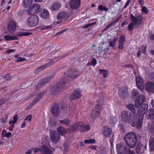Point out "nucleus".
<instances>
[{
	"instance_id": "f257e3e1",
	"label": "nucleus",
	"mask_w": 154,
	"mask_h": 154,
	"mask_svg": "<svg viewBox=\"0 0 154 154\" xmlns=\"http://www.w3.org/2000/svg\"><path fill=\"white\" fill-rule=\"evenodd\" d=\"M71 81L66 77L59 80L50 89V93L55 94L60 92L62 90L65 89L71 85Z\"/></svg>"
},
{
	"instance_id": "f03ea898",
	"label": "nucleus",
	"mask_w": 154,
	"mask_h": 154,
	"mask_svg": "<svg viewBox=\"0 0 154 154\" xmlns=\"http://www.w3.org/2000/svg\"><path fill=\"white\" fill-rule=\"evenodd\" d=\"M130 18L132 21L128 25V29L129 31H132L134 29V25L139 26L142 24L143 22V18L141 14H140L137 16V17L132 14H131Z\"/></svg>"
},
{
	"instance_id": "7ed1b4c3",
	"label": "nucleus",
	"mask_w": 154,
	"mask_h": 154,
	"mask_svg": "<svg viewBox=\"0 0 154 154\" xmlns=\"http://www.w3.org/2000/svg\"><path fill=\"white\" fill-rule=\"evenodd\" d=\"M125 141L127 146L131 148H134L138 140L136 134L131 132L126 134L124 137Z\"/></svg>"
},
{
	"instance_id": "20e7f679",
	"label": "nucleus",
	"mask_w": 154,
	"mask_h": 154,
	"mask_svg": "<svg viewBox=\"0 0 154 154\" xmlns=\"http://www.w3.org/2000/svg\"><path fill=\"white\" fill-rule=\"evenodd\" d=\"M143 120L138 119L136 114H133L128 124H130L133 127H136L137 129H140L142 127Z\"/></svg>"
},
{
	"instance_id": "39448f33",
	"label": "nucleus",
	"mask_w": 154,
	"mask_h": 154,
	"mask_svg": "<svg viewBox=\"0 0 154 154\" xmlns=\"http://www.w3.org/2000/svg\"><path fill=\"white\" fill-rule=\"evenodd\" d=\"M38 18L36 15L31 16L27 19V24L28 26L35 27L38 25Z\"/></svg>"
},
{
	"instance_id": "423d86ee",
	"label": "nucleus",
	"mask_w": 154,
	"mask_h": 154,
	"mask_svg": "<svg viewBox=\"0 0 154 154\" xmlns=\"http://www.w3.org/2000/svg\"><path fill=\"white\" fill-rule=\"evenodd\" d=\"M70 129L72 131L80 129L81 131H83L89 130L90 127L88 125L84 126L83 123L81 122L74 125L70 128Z\"/></svg>"
},
{
	"instance_id": "0eeeda50",
	"label": "nucleus",
	"mask_w": 154,
	"mask_h": 154,
	"mask_svg": "<svg viewBox=\"0 0 154 154\" xmlns=\"http://www.w3.org/2000/svg\"><path fill=\"white\" fill-rule=\"evenodd\" d=\"M40 7L38 4H33L32 7L28 9L27 11V14L29 15L35 14L40 11Z\"/></svg>"
},
{
	"instance_id": "6e6552de",
	"label": "nucleus",
	"mask_w": 154,
	"mask_h": 154,
	"mask_svg": "<svg viewBox=\"0 0 154 154\" xmlns=\"http://www.w3.org/2000/svg\"><path fill=\"white\" fill-rule=\"evenodd\" d=\"M132 115L128 111H123L121 114V117L122 121L125 123L128 124Z\"/></svg>"
},
{
	"instance_id": "1a4fd4ad",
	"label": "nucleus",
	"mask_w": 154,
	"mask_h": 154,
	"mask_svg": "<svg viewBox=\"0 0 154 154\" xmlns=\"http://www.w3.org/2000/svg\"><path fill=\"white\" fill-rule=\"evenodd\" d=\"M80 74V72L77 69L73 68H70L67 73V77L73 79L78 77Z\"/></svg>"
},
{
	"instance_id": "9d476101",
	"label": "nucleus",
	"mask_w": 154,
	"mask_h": 154,
	"mask_svg": "<svg viewBox=\"0 0 154 154\" xmlns=\"http://www.w3.org/2000/svg\"><path fill=\"white\" fill-rule=\"evenodd\" d=\"M128 88L124 86L118 88V93L119 96H128Z\"/></svg>"
},
{
	"instance_id": "9b49d317",
	"label": "nucleus",
	"mask_w": 154,
	"mask_h": 154,
	"mask_svg": "<svg viewBox=\"0 0 154 154\" xmlns=\"http://www.w3.org/2000/svg\"><path fill=\"white\" fill-rule=\"evenodd\" d=\"M116 147L118 154H126L128 147L125 145L119 143L117 145Z\"/></svg>"
},
{
	"instance_id": "f8f14e48",
	"label": "nucleus",
	"mask_w": 154,
	"mask_h": 154,
	"mask_svg": "<svg viewBox=\"0 0 154 154\" xmlns=\"http://www.w3.org/2000/svg\"><path fill=\"white\" fill-rule=\"evenodd\" d=\"M112 130L106 126H104L102 128V133L105 138H109L111 135Z\"/></svg>"
},
{
	"instance_id": "ddd939ff",
	"label": "nucleus",
	"mask_w": 154,
	"mask_h": 154,
	"mask_svg": "<svg viewBox=\"0 0 154 154\" xmlns=\"http://www.w3.org/2000/svg\"><path fill=\"white\" fill-rule=\"evenodd\" d=\"M17 24L16 22L13 20H11L8 23L7 29L8 31L10 32H14L16 30Z\"/></svg>"
},
{
	"instance_id": "4468645a",
	"label": "nucleus",
	"mask_w": 154,
	"mask_h": 154,
	"mask_svg": "<svg viewBox=\"0 0 154 154\" xmlns=\"http://www.w3.org/2000/svg\"><path fill=\"white\" fill-rule=\"evenodd\" d=\"M145 89L149 93H154V83L150 81L147 82L145 84Z\"/></svg>"
},
{
	"instance_id": "2eb2a0df",
	"label": "nucleus",
	"mask_w": 154,
	"mask_h": 154,
	"mask_svg": "<svg viewBox=\"0 0 154 154\" xmlns=\"http://www.w3.org/2000/svg\"><path fill=\"white\" fill-rule=\"evenodd\" d=\"M148 109V105L146 104H143L138 107L137 113L141 116L145 113Z\"/></svg>"
},
{
	"instance_id": "dca6fc26",
	"label": "nucleus",
	"mask_w": 154,
	"mask_h": 154,
	"mask_svg": "<svg viewBox=\"0 0 154 154\" xmlns=\"http://www.w3.org/2000/svg\"><path fill=\"white\" fill-rule=\"evenodd\" d=\"M136 84L137 87L141 91L143 90L144 82L142 78L137 76L136 78Z\"/></svg>"
},
{
	"instance_id": "f3484780",
	"label": "nucleus",
	"mask_w": 154,
	"mask_h": 154,
	"mask_svg": "<svg viewBox=\"0 0 154 154\" xmlns=\"http://www.w3.org/2000/svg\"><path fill=\"white\" fill-rule=\"evenodd\" d=\"M80 2V0H71L69 3L70 8L72 9H77L79 7Z\"/></svg>"
},
{
	"instance_id": "a211bd4d",
	"label": "nucleus",
	"mask_w": 154,
	"mask_h": 154,
	"mask_svg": "<svg viewBox=\"0 0 154 154\" xmlns=\"http://www.w3.org/2000/svg\"><path fill=\"white\" fill-rule=\"evenodd\" d=\"M145 100V97H137L136 98L134 103V105L136 107L138 108L142 105Z\"/></svg>"
},
{
	"instance_id": "6ab92c4d",
	"label": "nucleus",
	"mask_w": 154,
	"mask_h": 154,
	"mask_svg": "<svg viewBox=\"0 0 154 154\" xmlns=\"http://www.w3.org/2000/svg\"><path fill=\"white\" fill-rule=\"evenodd\" d=\"M57 17L58 20H66L68 19L69 16L66 12H62L58 14Z\"/></svg>"
},
{
	"instance_id": "aec40b11",
	"label": "nucleus",
	"mask_w": 154,
	"mask_h": 154,
	"mask_svg": "<svg viewBox=\"0 0 154 154\" xmlns=\"http://www.w3.org/2000/svg\"><path fill=\"white\" fill-rule=\"evenodd\" d=\"M60 139V135L57 134L52 132L50 134V139L53 143L58 142Z\"/></svg>"
},
{
	"instance_id": "412c9836",
	"label": "nucleus",
	"mask_w": 154,
	"mask_h": 154,
	"mask_svg": "<svg viewBox=\"0 0 154 154\" xmlns=\"http://www.w3.org/2000/svg\"><path fill=\"white\" fill-rule=\"evenodd\" d=\"M41 154H51V150L46 146H42L41 149Z\"/></svg>"
},
{
	"instance_id": "4be33fe9",
	"label": "nucleus",
	"mask_w": 154,
	"mask_h": 154,
	"mask_svg": "<svg viewBox=\"0 0 154 154\" xmlns=\"http://www.w3.org/2000/svg\"><path fill=\"white\" fill-rule=\"evenodd\" d=\"M51 112L54 116H57L60 113V109L57 105L56 104L53 106L51 110Z\"/></svg>"
},
{
	"instance_id": "5701e85b",
	"label": "nucleus",
	"mask_w": 154,
	"mask_h": 154,
	"mask_svg": "<svg viewBox=\"0 0 154 154\" xmlns=\"http://www.w3.org/2000/svg\"><path fill=\"white\" fill-rule=\"evenodd\" d=\"M147 118L150 119H154V109H149L147 112Z\"/></svg>"
},
{
	"instance_id": "b1692460",
	"label": "nucleus",
	"mask_w": 154,
	"mask_h": 154,
	"mask_svg": "<svg viewBox=\"0 0 154 154\" xmlns=\"http://www.w3.org/2000/svg\"><path fill=\"white\" fill-rule=\"evenodd\" d=\"M12 135V133L11 132H7V131L3 129H2L1 132V137H6L10 138Z\"/></svg>"
},
{
	"instance_id": "393cba45",
	"label": "nucleus",
	"mask_w": 154,
	"mask_h": 154,
	"mask_svg": "<svg viewBox=\"0 0 154 154\" xmlns=\"http://www.w3.org/2000/svg\"><path fill=\"white\" fill-rule=\"evenodd\" d=\"M60 5L59 3H54L51 5L50 9L53 11H56L60 8Z\"/></svg>"
},
{
	"instance_id": "a878e982",
	"label": "nucleus",
	"mask_w": 154,
	"mask_h": 154,
	"mask_svg": "<svg viewBox=\"0 0 154 154\" xmlns=\"http://www.w3.org/2000/svg\"><path fill=\"white\" fill-rule=\"evenodd\" d=\"M32 3V0H23L22 6L25 8L28 7Z\"/></svg>"
},
{
	"instance_id": "bb28decb",
	"label": "nucleus",
	"mask_w": 154,
	"mask_h": 154,
	"mask_svg": "<svg viewBox=\"0 0 154 154\" xmlns=\"http://www.w3.org/2000/svg\"><path fill=\"white\" fill-rule=\"evenodd\" d=\"M149 149L151 151L154 150V137H151L149 141Z\"/></svg>"
},
{
	"instance_id": "cd10ccee",
	"label": "nucleus",
	"mask_w": 154,
	"mask_h": 154,
	"mask_svg": "<svg viewBox=\"0 0 154 154\" xmlns=\"http://www.w3.org/2000/svg\"><path fill=\"white\" fill-rule=\"evenodd\" d=\"M49 15V11L46 9H44L41 13V17L43 18H46Z\"/></svg>"
},
{
	"instance_id": "c85d7f7f",
	"label": "nucleus",
	"mask_w": 154,
	"mask_h": 154,
	"mask_svg": "<svg viewBox=\"0 0 154 154\" xmlns=\"http://www.w3.org/2000/svg\"><path fill=\"white\" fill-rule=\"evenodd\" d=\"M100 100V102H98V104H97V114L99 115L100 113V112L102 110V107L103 102V100H100V98L98 100Z\"/></svg>"
},
{
	"instance_id": "c756f323",
	"label": "nucleus",
	"mask_w": 154,
	"mask_h": 154,
	"mask_svg": "<svg viewBox=\"0 0 154 154\" xmlns=\"http://www.w3.org/2000/svg\"><path fill=\"white\" fill-rule=\"evenodd\" d=\"M5 40H17L18 37L16 35L14 36H11L9 35H6L4 36Z\"/></svg>"
},
{
	"instance_id": "7c9ffc66",
	"label": "nucleus",
	"mask_w": 154,
	"mask_h": 154,
	"mask_svg": "<svg viewBox=\"0 0 154 154\" xmlns=\"http://www.w3.org/2000/svg\"><path fill=\"white\" fill-rule=\"evenodd\" d=\"M131 96H145L144 95H141L136 89H133L131 92Z\"/></svg>"
},
{
	"instance_id": "2f4dec72",
	"label": "nucleus",
	"mask_w": 154,
	"mask_h": 154,
	"mask_svg": "<svg viewBox=\"0 0 154 154\" xmlns=\"http://www.w3.org/2000/svg\"><path fill=\"white\" fill-rule=\"evenodd\" d=\"M54 75H55L54 74H53L48 77H47L46 78H42L41 79L42 80L45 85H46L48 82H49L51 80V79L54 77Z\"/></svg>"
},
{
	"instance_id": "473e14b6",
	"label": "nucleus",
	"mask_w": 154,
	"mask_h": 154,
	"mask_svg": "<svg viewBox=\"0 0 154 154\" xmlns=\"http://www.w3.org/2000/svg\"><path fill=\"white\" fill-rule=\"evenodd\" d=\"M126 107L129 110L132 112L133 114H136L135 109L133 104H130L127 105Z\"/></svg>"
},
{
	"instance_id": "72a5a7b5",
	"label": "nucleus",
	"mask_w": 154,
	"mask_h": 154,
	"mask_svg": "<svg viewBox=\"0 0 154 154\" xmlns=\"http://www.w3.org/2000/svg\"><path fill=\"white\" fill-rule=\"evenodd\" d=\"M31 33L26 32H19L16 33V36L17 37L18 36H28L32 34Z\"/></svg>"
},
{
	"instance_id": "f704fd0d",
	"label": "nucleus",
	"mask_w": 154,
	"mask_h": 154,
	"mask_svg": "<svg viewBox=\"0 0 154 154\" xmlns=\"http://www.w3.org/2000/svg\"><path fill=\"white\" fill-rule=\"evenodd\" d=\"M45 85L44 83L42 80L41 79V80L37 84L36 86L35 87V89L36 91H38L39 89L43 87Z\"/></svg>"
},
{
	"instance_id": "c9c22d12",
	"label": "nucleus",
	"mask_w": 154,
	"mask_h": 154,
	"mask_svg": "<svg viewBox=\"0 0 154 154\" xmlns=\"http://www.w3.org/2000/svg\"><path fill=\"white\" fill-rule=\"evenodd\" d=\"M57 131L61 135H64L66 133V130L63 128L60 127L57 129Z\"/></svg>"
},
{
	"instance_id": "e433bc0d",
	"label": "nucleus",
	"mask_w": 154,
	"mask_h": 154,
	"mask_svg": "<svg viewBox=\"0 0 154 154\" xmlns=\"http://www.w3.org/2000/svg\"><path fill=\"white\" fill-rule=\"evenodd\" d=\"M147 128L149 131L154 132V122L148 124Z\"/></svg>"
},
{
	"instance_id": "4c0bfd02",
	"label": "nucleus",
	"mask_w": 154,
	"mask_h": 154,
	"mask_svg": "<svg viewBox=\"0 0 154 154\" xmlns=\"http://www.w3.org/2000/svg\"><path fill=\"white\" fill-rule=\"evenodd\" d=\"M81 91L80 89L75 90L73 92L72 96H81Z\"/></svg>"
},
{
	"instance_id": "58836bf2",
	"label": "nucleus",
	"mask_w": 154,
	"mask_h": 154,
	"mask_svg": "<svg viewBox=\"0 0 154 154\" xmlns=\"http://www.w3.org/2000/svg\"><path fill=\"white\" fill-rule=\"evenodd\" d=\"M100 73L103 75L104 78H106L108 75V71L105 69H100L99 70Z\"/></svg>"
},
{
	"instance_id": "ea45409f",
	"label": "nucleus",
	"mask_w": 154,
	"mask_h": 154,
	"mask_svg": "<svg viewBox=\"0 0 154 154\" xmlns=\"http://www.w3.org/2000/svg\"><path fill=\"white\" fill-rule=\"evenodd\" d=\"M119 19L117 18L116 20H115L113 21L112 23H110V24H109L107 26H106L105 28L104 29V30H107L108 29H109V28L111 26H112V25H114L115 23H116L118 22L119 21Z\"/></svg>"
},
{
	"instance_id": "a19ab883",
	"label": "nucleus",
	"mask_w": 154,
	"mask_h": 154,
	"mask_svg": "<svg viewBox=\"0 0 154 154\" xmlns=\"http://www.w3.org/2000/svg\"><path fill=\"white\" fill-rule=\"evenodd\" d=\"M96 64V60L95 58L93 59L91 62H88L86 64L87 66H92L94 67Z\"/></svg>"
},
{
	"instance_id": "79ce46f5",
	"label": "nucleus",
	"mask_w": 154,
	"mask_h": 154,
	"mask_svg": "<svg viewBox=\"0 0 154 154\" xmlns=\"http://www.w3.org/2000/svg\"><path fill=\"white\" fill-rule=\"evenodd\" d=\"M44 66L45 65H43L36 69L34 71V73L35 74H37L43 69H45V67H44Z\"/></svg>"
},
{
	"instance_id": "37998d69",
	"label": "nucleus",
	"mask_w": 154,
	"mask_h": 154,
	"mask_svg": "<svg viewBox=\"0 0 154 154\" xmlns=\"http://www.w3.org/2000/svg\"><path fill=\"white\" fill-rule=\"evenodd\" d=\"M98 10L101 11H108V9L107 7L104 6L102 5H98Z\"/></svg>"
},
{
	"instance_id": "c03bdc74",
	"label": "nucleus",
	"mask_w": 154,
	"mask_h": 154,
	"mask_svg": "<svg viewBox=\"0 0 154 154\" xmlns=\"http://www.w3.org/2000/svg\"><path fill=\"white\" fill-rule=\"evenodd\" d=\"M118 40V38H115L112 41H111L109 43V46L112 47H114L116 44V42Z\"/></svg>"
},
{
	"instance_id": "a18cd8bd",
	"label": "nucleus",
	"mask_w": 154,
	"mask_h": 154,
	"mask_svg": "<svg viewBox=\"0 0 154 154\" xmlns=\"http://www.w3.org/2000/svg\"><path fill=\"white\" fill-rule=\"evenodd\" d=\"M18 119L17 116V115H15L13 117L12 120H10L9 122V124H12L13 125H14L17 122Z\"/></svg>"
},
{
	"instance_id": "49530a36",
	"label": "nucleus",
	"mask_w": 154,
	"mask_h": 154,
	"mask_svg": "<svg viewBox=\"0 0 154 154\" xmlns=\"http://www.w3.org/2000/svg\"><path fill=\"white\" fill-rule=\"evenodd\" d=\"M60 122L64 124L66 126H68L70 124V122L68 119H65L62 121H60Z\"/></svg>"
},
{
	"instance_id": "de8ad7c7",
	"label": "nucleus",
	"mask_w": 154,
	"mask_h": 154,
	"mask_svg": "<svg viewBox=\"0 0 154 154\" xmlns=\"http://www.w3.org/2000/svg\"><path fill=\"white\" fill-rule=\"evenodd\" d=\"M125 40L126 39L125 36L124 35H122L120 36L119 38V42L124 43L125 41Z\"/></svg>"
},
{
	"instance_id": "09e8293b",
	"label": "nucleus",
	"mask_w": 154,
	"mask_h": 154,
	"mask_svg": "<svg viewBox=\"0 0 154 154\" xmlns=\"http://www.w3.org/2000/svg\"><path fill=\"white\" fill-rule=\"evenodd\" d=\"M142 13L147 14L148 13V9L146 7L143 6L142 9Z\"/></svg>"
},
{
	"instance_id": "8fccbe9b",
	"label": "nucleus",
	"mask_w": 154,
	"mask_h": 154,
	"mask_svg": "<svg viewBox=\"0 0 154 154\" xmlns=\"http://www.w3.org/2000/svg\"><path fill=\"white\" fill-rule=\"evenodd\" d=\"M54 63V61L53 60H51L49 61L48 63L47 64L44 65H45L44 67H45V68H47L48 66H49L51 65H53Z\"/></svg>"
},
{
	"instance_id": "3c124183",
	"label": "nucleus",
	"mask_w": 154,
	"mask_h": 154,
	"mask_svg": "<svg viewBox=\"0 0 154 154\" xmlns=\"http://www.w3.org/2000/svg\"><path fill=\"white\" fill-rule=\"evenodd\" d=\"M32 118V115L31 114H30L27 116L24 119V120L30 122Z\"/></svg>"
},
{
	"instance_id": "603ef678",
	"label": "nucleus",
	"mask_w": 154,
	"mask_h": 154,
	"mask_svg": "<svg viewBox=\"0 0 154 154\" xmlns=\"http://www.w3.org/2000/svg\"><path fill=\"white\" fill-rule=\"evenodd\" d=\"M4 79L5 80H10L11 78V77L10 75V74H6L4 77Z\"/></svg>"
},
{
	"instance_id": "864d4df0",
	"label": "nucleus",
	"mask_w": 154,
	"mask_h": 154,
	"mask_svg": "<svg viewBox=\"0 0 154 154\" xmlns=\"http://www.w3.org/2000/svg\"><path fill=\"white\" fill-rule=\"evenodd\" d=\"M96 24V22H94L91 23H90L89 24H86L84 26H83V28H87L89 26H92V25H95Z\"/></svg>"
},
{
	"instance_id": "5fc2aeb1",
	"label": "nucleus",
	"mask_w": 154,
	"mask_h": 154,
	"mask_svg": "<svg viewBox=\"0 0 154 154\" xmlns=\"http://www.w3.org/2000/svg\"><path fill=\"white\" fill-rule=\"evenodd\" d=\"M147 47L144 45H142V51L143 53L146 54Z\"/></svg>"
},
{
	"instance_id": "6e6d98bb",
	"label": "nucleus",
	"mask_w": 154,
	"mask_h": 154,
	"mask_svg": "<svg viewBox=\"0 0 154 154\" xmlns=\"http://www.w3.org/2000/svg\"><path fill=\"white\" fill-rule=\"evenodd\" d=\"M42 97H36L33 101V103L35 104L36 102L39 101L42 99Z\"/></svg>"
},
{
	"instance_id": "4d7b16f0",
	"label": "nucleus",
	"mask_w": 154,
	"mask_h": 154,
	"mask_svg": "<svg viewBox=\"0 0 154 154\" xmlns=\"http://www.w3.org/2000/svg\"><path fill=\"white\" fill-rule=\"evenodd\" d=\"M26 60V59L25 58H23V57H20L17 59L16 61V62L18 63L21 61H23L25 60Z\"/></svg>"
},
{
	"instance_id": "13d9d810",
	"label": "nucleus",
	"mask_w": 154,
	"mask_h": 154,
	"mask_svg": "<svg viewBox=\"0 0 154 154\" xmlns=\"http://www.w3.org/2000/svg\"><path fill=\"white\" fill-rule=\"evenodd\" d=\"M124 43L119 42V48L121 49L122 50L124 48Z\"/></svg>"
},
{
	"instance_id": "bf43d9fd",
	"label": "nucleus",
	"mask_w": 154,
	"mask_h": 154,
	"mask_svg": "<svg viewBox=\"0 0 154 154\" xmlns=\"http://www.w3.org/2000/svg\"><path fill=\"white\" fill-rule=\"evenodd\" d=\"M8 117L7 116H5V117L2 118L1 119V122L3 123L5 122L7 119H8Z\"/></svg>"
},
{
	"instance_id": "052dcab7",
	"label": "nucleus",
	"mask_w": 154,
	"mask_h": 154,
	"mask_svg": "<svg viewBox=\"0 0 154 154\" xmlns=\"http://www.w3.org/2000/svg\"><path fill=\"white\" fill-rule=\"evenodd\" d=\"M131 0H128L125 4V5L123 8V9H125L129 5L130 3Z\"/></svg>"
},
{
	"instance_id": "680f3d73",
	"label": "nucleus",
	"mask_w": 154,
	"mask_h": 154,
	"mask_svg": "<svg viewBox=\"0 0 154 154\" xmlns=\"http://www.w3.org/2000/svg\"><path fill=\"white\" fill-rule=\"evenodd\" d=\"M47 92V90L45 89L44 91L39 94V95L38 96H42L45 95V94Z\"/></svg>"
},
{
	"instance_id": "e2e57ef3",
	"label": "nucleus",
	"mask_w": 154,
	"mask_h": 154,
	"mask_svg": "<svg viewBox=\"0 0 154 154\" xmlns=\"http://www.w3.org/2000/svg\"><path fill=\"white\" fill-rule=\"evenodd\" d=\"M128 154H135L133 151H131L130 149L128 148L127 150V153Z\"/></svg>"
},
{
	"instance_id": "0e129e2a",
	"label": "nucleus",
	"mask_w": 154,
	"mask_h": 154,
	"mask_svg": "<svg viewBox=\"0 0 154 154\" xmlns=\"http://www.w3.org/2000/svg\"><path fill=\"white\" fill-rule=\"evenodd\" d=\"M128 23V21L127 20H125L123 21L122 23L121 27H123L125 25H126Z\"/></svg>"
},
{
	"instance_id": "69168bd1",
	"label": "nucleus",
	"mask_w": 154,
	"mask_h": 154,
	"mask_svg": "<svg viewBox=\"0 0 154 154\" xmlns=\"http://www.w3.org/2000/svg\"><path fill=\"white\" fill-rule=\"evenodd\" d=\"M15 51V50L14 49H9L7 50L6 51V53L8 54H10L12 52H13Z\"/></svg>"
},
{
	"instance_id": "338daca9",
	"label": "nucleus",
	"mask_w": 154,
	"mask_h": 154,
	"mask_svg": "<svg viewBox=\"0 0 154 154\" xmlns=\"http://www.w3.org/2000/svg\"><path fill=\"white\" fill-rule=\"evenodd\" d=\"M32 151H33V152L34 153H36L39 151V149H38L37 148H35L32 149Z\"/></svg>"
},
{
	"instance_id": "774afa93",
	"label": "nucleus",
	"mask_w": 154,
	"mask_h": 154,
	"mask_svg": "<svg viewBox=\"0 0 154 154\" xmlns=\"http://www.w3.org/2000/svg\"><path fill=\"white\" fill-rule=\"evenodd\" d=\"M125 66L126 67H128V68H134V66H133V65L131 64L125 65Z\"/></svg>"
}]
</instances>
